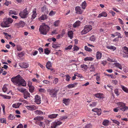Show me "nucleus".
Wrapping results in <instances>:
<instances>
[{
    "label": "nucleus",
    "mask_w": 128,
    "mask_h": 128,
    "mask_svg": "<svg viewBox=\"0 0 128 128\" xmlns=\"http://www.w3.org/2000/svg\"><path fill=\"white\" fill-rule=\"evenodd\" d=\"M11 81L13 83H15L19 86L17 88L18 90L20 92L23 93L25 91L26 89L21 87L22 86H26V82L20 75H18L15 77H13L11 79Z\"/></svg>",
    "instance_id": "f257e3e1"
},
{
    "label": "nucleus",
    "mask_w": 128,
    "mask_h": 128,
    "mask_svg": "<svg viewBox=\"0 0 128 128\" xmlns=\"http://www.w3.org/2000/svg\"><path fill=\"white\" fill-rule=\"evenodd\" d=\"M50 28V27L48 25H46L45 23H43L40 26L39 30L40 34L46 35L49 30Z\"/></svg>",
    "instance_id": "f03ea898"
},
{
    "label": "nucleus",
    "mask_w": 128,
    "mask_h": 128,
    "mask_svg": "<svg viewBox=\"0 0 128 128\" xmlns=\"http://www.w3.org/2000/svg\"><path fill=\"white\" fill-rule=\"evenodd\" d=\"M13 21V20L11 18H8L4 20L3 22L1 24V26L3 27H8L10 26V24H11Z\"/></svg>",
    "instance_id": "7ed1b4c3"
},
{
    "label": "nucleus",
    "mask_w": 128,
    "mask_h": 128,
    "mask_svg": "<svg viewBox=\"0 0 128 128\" xmlns=\"http://www.w3.org/2000/svg\"><path fill=\"white\" fill-rule=\"evenodd\" d=\"M117 105L118 108L122 111L124 112L128 110V107L126 106L122 102H118Z\"/></svg>",
    "instance_id": "20e7f679"
},
{
    "label": "nucleus",
    "mask_w": 128,
    "mask_h": 128,
    "mask_svg": "<svg viewBox=\"0 0 128 128\" xmlns=\"http://www.w3.org/2000/svg\"><path fill=\"white\" fill-rule=\"evenodd\" d=\"M29 12V11L27 10V8H26L23 11H20L19 15L21 18H24L27 17Z\"/></svg>",
    "instance_id": "39448f33"
},
{
    "label": "nucleus",
    "mask_w": 128,
    "mask_h": 128,
    "mask_svg": "<svg viewBox=\"0 0 128 128\" xmlns=\"http://www.w3.org/2000/svg\"><path fill=\"white\" fill-rule=\"evenodd\" d=\"M47 91L49 92V94L52 97H55L57 94L58 90L55 88L53 89L50 88L48 89Z\"/></svg>",
    "instance_id": "423d86ee"
},
{
    "label": "nucleus",
    "mask_w": 128,
    "mask_h": 128,
    "mask_svg": "<svg viewBox=\"0 0 128 128\" xmlns=\"http://www.w3.org/2000/svg\"><path fill=\"white\" fill-rule=\"evenodd\" d=\"M92 26L90 25H86L84 26V29L81 32L82 34H86L92 29Z\"/></svg>",
    "instance_id": "0eeeda50"
},
{
    "label": "nucleus",
    "mask_w": 128,
    "mask_h": 128,
    "mask_svg": "<svg viewBox=\"0 0 128 128\" xmlns=\"http://www.w3.org/2000/svg\"><path fill=\"white\" fill-rule=\"evenodd\" d=\"M44 119V118L42 116H37L36 117L34 118V120L36 121H40ZM35 123L39 125L40 124V122H38L37 121L35 122Z\"/></svg>",
    "instance_id": "6e6552de"
},
{
    "label": "nucleus",
    "mask_w": 128,
    "mask_h": 128,
    "mask_svg": "<svg viewBox=\"0 0 128 128\" xmlns=\"http://www.w3.org/2000/svg\"><path fill=\"white\" fill-rule=\"evenodd\" d=\"M75 10L76 11V13L79 14H81L83 11L82 10L80 7L78 6H76V7Z\"/></svg>",
    "instance_id": "1a4fd4ad"
},
{
    "label": "nucleus",
    "mask_w": 128,
    "mask_h": 128,
    "mask_svg": "<svg viewBox=\"0 0 128 128\" xmlns=\"http://www.w3.org/2000/svg\"><path fill=\"white\" fill-rule=\"evenodd\" d=\"M25 22L22 21H20L18 23H16L15 26L18 28H22L25 25Z\"/></svg>",
    "instance_id": "9d476101"
},
{
    "label": "nucleus",
    "mask_w": 128,
    "mask_h": 128,
    "mask_svg": "<svg viewBox=\"0 0 128 128\" xmlns=\"http://www.w3.org/2000/svg\"><path fill=\"white\" fill-rule=\"evenodd\" d=\"M35 102L38 104H39L41 103V98L38 95H36L34 98Z\"/></svg>",
    "instance_id": "9b49d317"
},
{
    "label": "nucleus",
    "mask_w": 128,
    "mask_h": 128,
    "mask_svg": "<svg viewBox=\"0 0 128 128\" xmlns=\"http://www.w3.org/2000/svg\"><path fill=\"white\" fill-rule=\"evenodd\" d=\"M92 110L93 112H96L98 116L100 115L101 114V110L100 108L98 109L97 108H95L92 109Z\"/></svg>",
    "instance_id": "f8f14e48"
},
{
    "label": "nucleus",
    "mask_w": 128,
    "mask_h": 128,
    "mask_svg": "<svg viewBox=\"0 0 128 128\" xmlns=\"http://www.w3.org/2000/svg\"><path fill=\"white\" fill-rule=\"evenodd\" d=\"M19 66L21 68H26L28 67V64L26 63L22 62L19 64Z\"/></svg>",
    "instance_id": "ddd939ff"
},
{
    "label": "nucleus",
    "mask_w": 128,
    "mask_h": 128,
    "mask_svg": "<svg viewBox=\"0 0 128 128\" xmlns=\"http://www.w3.org/2000/svg\"><path fill=\"white\" fill-rule=\"evenodd\" d=\"M41 11L42 12H44L45 14H47L48 12L47 8L46 6H44L41 8Z\"/></svg>",
    "instance_id": "4468645a"
},
{
    "label": "nucleus",
    "mask_w": 128,
    "mask_h": 128,
    "mask_svg": "<svg viewBox=\"0 0 128 128\" xmlns=\"http://www.w3.org/2000/svg\"><path fill=\"white\" fill-rule=\"evenodd\" d=\"M26 107L28 110H34L36 109V107L34 105L27 106Z\"/></svg>",
    "instance_id": "2eb2a0df"
},
{
    "label": "nucleus",
    "mask_w": 128,
    "mask_h": 128,
    "mask_svg": "<svg viewBox=\"0 0 128 128\" xmlns=\"http://www.w3.org/2000/svg\"><path fill=\"white\" fill-rule=\"evenodd\" d=\"M46 67L48 69L50 70L51 71H52L53 70V68H51L52 65L51 62L49 61L47 62L46 65Z\"/></svg>",
    "instance_id": "dca6fc26"
},
{
    "label": "nucleus",
    "mask_w": 128,
    "mask_h": 128,
    "mask_svg": "<svg viewBox=\"0 0 128 128\" xmlns=\"http://www.w3.org/2000/svg\"><path fill=\"white\" fill-rule=\"evenodd\" d=\"M24 95V98L25 99H26L28 97H30V93L28 91L25 90L23 92Z\"/></svg>",
    "instance_id": "f3484780"
},
{
    "label": "nucleus",
    "mask_w": 128,
    "mask_h": 128,
    "mask_svg": "<svg viewBox=\"0 0 128 128\" xmlns=\"http://www.w3.org/2000/svg\"><path fill=\"white\" fill-rule=\"evenodd\" d=\"M94 96L100 99L102 98H104L103 94L101 93H98L95 94Z\"/></svg>",
    "instance_id": "a211bd4d"
},
{
    "label": "nucleus",
    "mask_w": 128,
    "mask_h": 128,
    "mask_svg": "<svg viewBox=\"0 0 128 128\" xmlns=\"http://www.w3.org/2000/svg\"><path fill=\"white\" fill-rule=\"evenodd\" d=\"M45 14H42V15L41 16L38 18L39 20L40 21L42 20H44L46 19L47 18V16Z\"/></svg>",
    "instance_id": "6ab92c4d"
},
{
    "label": "nucleus",
    "mask_w": 128,
    "mask_h": 128,
    "mask_svg": "<svg viewBox=\"0 0 128 128\" xmlns=\"http://www.w3.org/2000/svg\"><path fill=\"white\" fill-rule=\"evenodd\" d=\"M18 14V11H16L14 10H10L9 12V14L10 16L12 14H14L15 15H17Z\"/></svg>",
    "instance_id": "aec40b11"
},
{
    "label": "nucleus",
    "mask_w": 128,
    "mask_h": 128,
    "mask_svg": "<svg viewBox=\"0 0 128 128\" xmlns=\"http://www.w3.org/2000/svg\"><path fill=\"white\" fill-rule=\"evenodd\" d=\"M96 58L97 60L100 59L102 56V53L99 52H97L96 54Z\"/></svg>",
    "instance_id": "412c9836"
},
{
    "label": "nucleus",
    "mask_w": 128,
    "mask_h": 128,
    "mask_svg": "<svg viewBox=\"0 0 128 128\" xmlns=\"http://www.w3.org/2000/svg\"><path fill=\"white\" fill-rule=\"evenodd\" d=\"M33 14L32 15L31 19L32 20L34 19L36 17L37 14L36 13V9L32 11Z\"/></svg>",
    "instance_id": "4be33fe9"
},
{
    "label": "nucleus",
    "mask_w": 128,
    "mask_h": 128,
    "mask_svg": "<svg viewBox=\"0 0 128 128\" xmlns=\"http://www.w3.org/2000/svg\"><path fill=\"white\" fill-rule=\"evenodd\" d=\"M81 23V22L79 20H78L75 22L73 24V28H75L77 26H79Z\"/></svg>",
    "instance_id": "5701e85b"
},
{
    "label": "nucleus",
    "mask_w": 128,
    "mask_h": 128,
    "mask_svg": "<svg viewBox=\"0 0 128 128\" xmlns=\"http://www.w3.org/2000/svg\"><path fill=\"white\" fill-rule=\"evenodd\" d=\"M22 104L21 103L18 102L17 103L14 104L12 105V107L15 108H19L20 106Z\"/></svg>",
    "instance_id": "b1692460"
},
{
    "label": "nucleus",
    "mask_w": 128,
    "mask_h": 128,
    "mask_svg": "<svg viewBox=\"0 0 128 128\" xmlns=\"http://www.w3.org/2000/svg\"><path fill=\"white\" fill-rule=\"evenodd\" d=\"M107 16V14L106 12H103L101 13L100 14L98 15V18H100L102 16L106 17Z\"/></svg>",
    "instance_id": "393cba45"
},
{
    "label": "nucleus",
    "mask_w": 128,
    "mask_h": 128,
    "mask_svg": "<svg viewBox=\"0 0 128 128\" xmlns=\"http://www.w3.org/2000/svg\"><path fill=\"white\" fill-rule=\"evenodd\" d=\"M87 5V3L86 1H84L81 4V6L82 8L84 10L86 6Z\"/></svg>",
    "instance_id": "a878e982"
},
{
    "label": "nucleus",
    "mask_w": 128,
    "mask_h": 128,
    "mask_svg": "<svg viewBox=\"0 0 128 128\" xmlns=\"http://www.w3.org/2000/svg\"><path fill=\"white\" fill-rule=\"evenodd\" d=\"M63 103L66 105H67L69 104V102L70 101V99L69 98L66 99L64 98L63 100Z\"/></svg>",
    "instance_id": "bb28decb"
},
{
    "label": "nucleus",
    "mask_w": 128,
    "mask_h": 128,
    "mask_svg": "<svg viewBox=\"0 0 128 128\" xmlns=\"http://www.w3.org/2000/svg\"><path fill=\"white\" fill-rule=\"evenodd\" d=\"M73 32L72 30H70L68 31V36L71 39L73 38Z\"/></svg>",
    "instance_id": "cd10ccee"
},
{
    "label": "nucleus",
    "mask_w": 128,
    "mask_h": 128,
    "mask_svg": "<svg viewBox=\"0 0 128 128\" xmlns=\"http://www.w3.org/2000/svg\"><path fill=\"white\" fill-rule=\"evenodd\" d=\"M58 115V114H53L49 115L48 117L50 118H56Z\"/></svg>",
    "instance_id": "c85d7f7f"
},
{
    "label": "nucleus",
    "mask_w": 128,
    "mask_h": 128,
    "mask_svg": "<svg viewBox=\"0 0 128 128\" xmlns=\"http://www.w3.org/2000/svg\"><path fill=\"white\" fill-rule=\"evenodd\" d=\"M77 84V83H74L72 84H69L67 86V87L68 88H71L75 87Z\"/></svg>",
    "instance_id": "c756f323"
},
{
    "label": "nucleus",
    "mask_w": 128,
    "mask_h": 128,
    "mask_svg": "<svg viewBox=\"0 0 128 128\" xmlns=\"http://www.w3.org/2000/svg\"><path fill=\"white\" fill-rule=\"evenodd\" d=\"M114 65L116 67L119 68L120 69H122V67L120 64L117 63H114Z\"/></svg>",
    "instance_id": "7c9ffc66"
},
{
    "label": "nucleus",
    "mask_w": 128,
    "mask_h": 128,
    "mask_svg": "<svg viewBox=\"0 0 128 128\" xmlns=\"http://www.w3.org/2000/svg\"><path fill=\"white\" fill-rule=\"evenodd\" d=\"M107 48L108 49L112 50L113 51H114L116 49L115 46H107Z\"/></svg>",
    "instance_id": "2f4dec72"
},
{
    "label": "nucleus",
    "mask_w": 128,
    "mask_h": 128,
    "mask_svg": "<svg viewBox=\"0 0 128 128\" xmlns=\"http://www.w3.org/2000/svg\"><path fill=\"white\" fill-rule=\"evenodd\" d=\"M121 87L124 92L128 93V89L127 88L122 85L121 86Z\"/></svg>",
    "instance_id": "473e14b6"
},
{
    "label": "nucleus",
    "mask_w": 128,
    "mask_h": 128,
    "mask_svg": "<svg viewBox=\"0 0 128 128\" xmlns=\"http://www.w3.org/2000/svg\"><path fill=\"white\" fill-rule=\"evenodd\" d=\"M114 34L115 36H118V38H122V36H121L120 34L118 32H115Z\"/></svg>",
    "instance_id": "72a5a7b5"
},
{
    "label": "nucleus",
    "mask_w": 128,
    "mask_h": 128,
    "mask_svg": "<svg viewBox=\"0 0 128 128\" xmlns=\"http://www.w3.org/2000/svg\"><path fill=\"white\" fill-rule=\"evenodd\" d=\"M123 49L124 50V52L125 54H128V48L125 46L123 48Z\"/></svg>",
    "instance_id": "f704fd0d"
},
{
    "label": "nucleus",
    "mask_w": 128,
    "mask_h": 128,
    "mask_svg": "<svg viewBox=\"0 0 128 128\" xmlns=\"http://www.w3.org/2000/svg\"><path fill=\"white\" fill-rule=\"evenodd\" d=\"M109 121L107 120H104L102 122L103 125L106 126H107L108 124Z\"/></svg>",
    "instance_id": "c9c22d12"
},
{
    "label": "nucleus",
    "mask_w": 128,
    "mask_h": 128,
    "mask_svg": "<svg viewBox=\"0 0 128 128\" xmlns=\"http://www.w3.org/2000/svg\"><path fill=\"white\" fill-rule=\"evenodd\" d=\"M34 112L36 114L41 115L43 113V112L40 110H37L34 111Z\"/></svg>",
    "instance_id": "e433bc0d"
},
{
    "label": "nucleus",
    "mask_w": 128,
    "mask_h": 128,
    "mask_svg": "<svg viewBox=\"0 0 128 128\" xmlns=\"http://www.w3.org/2000/svg\"><path fill=\"white\" fill-rule=\"evenodd\" d=\"M15 118V116L12 114H10L8 117V119L10 120L14 119Z\"/></svg>",
    "instance_id": "4c0bfd02"
},
{
    "label": "nucleus",
    "mask_w": 128,
    "mask_h": 128,
    "mask_svg": "<svg viewBox=\"0 0 128 128\" xmlns=\"http://www.w3.org/2000/svg\"><path fill=\"white\" fill-rule=\"evenodd\" d=\"M34 87L33 86L29 87V91L31 93H32L34 92Z\"/></svg>",
    "instance_id": "58836bf2"
},
{
    "label": "nucleus",
    "mask_w": 128,
    "mask_h": 128,
    "mask_svg": "<svg viewBox=\"0 0 128 128\" xmlns=\"http://www.w3.org/2000/svg\"><path fill=\"white\" fill-rule=\"evenodd\" d=\"M60 21L59 20H57L54 22V26H58L59 24Z\"/></svg>",
    "instance_id": "ea45409f"
},
{
    "label": "nucleus",
    "mask_w": 128,
    "mask_h": 128,
    "mask_svg": "<svg viewBox=\"0 0 128 128\" xmlns=\"http://www.w3.org/2000/svg\"><path fill=\"white\" fill-rule=\"evenodd\" d=\"M39 126L40 128H44L45 126V125L44 123L42 122H40Z\"/></svg>",
    "instance_id": "a19ab883"
},
{
    "label": "nucleus",
    "mask_w": 128,
    "mask_h": 128,
    "mask_svg": "<svg viewBox=\"0 0 128 128\" xmlns=\"http://www.w3.org/2000/svg\"><path fill=\"white\" fill-rule=\"evenodd\" d=\"M16 47L17 50L18 51H21L22 50V47L20 45H17Z\"/></svg>",
    "instance_id": "79ce46f5"
},
{
    "label": "nucleus",
    "mask_w": 128,
    "mask_h": 128,
    "mask_svg": "<svg viewBox=\"0 0 128 128\" xmlns=\"http://www.w3.org/2000/svg\"><path fill=\"white\" fill-rule=\"evenodd\" d=\"M84 70H86L88 68V66L86 65L83 64L80 66Z\"/></svg>",
    "instance_id": "37998d69"
},
{
    "label": "nucleus",
    "mask_w": 128,
    "mask_h": 128,
    "mask_svg": "<svg viewBox=\"0 0 128 128\" xmlns=\"http://www.w3.org/2000/svg\"><path fill=\"white\" fill-rule=\"evenodd\" d=\"M93 59V58H92L91 57H87L85 58L84 59V61H92Z\"/></svg>",
    "instance_id": "c03bdc74"
},
{
    "label": "nucleus",
    "mask_w": 128,
    "mask_h": 128,
    "mask_svg": "<svg viewBox=\"0 0 128 128\" xmlns=\"http://www.w3.org/2000/svg\"><path fill=\"white\" fill-rule=\"evenodd\" d=\"M56 123V122H52L51 124V128H56V126H57Z\"/></svg>",
    "instance_id": "a18cd8bd"
},
{
    "label": "nucleus",
    "mask_w": 128,
    "mask_h": 128,
    "mask_svg": "<svg viewBox=\"0 0 128 128\" xmlns=\"http://www.w3.org/2000/svg\"><path fill=\"white\" fill-rule=\"evenodd\" d=\"M44 52L46 54L48 55L50 53V51L48 50V48H46L44 49Z\"/></svg>",
    "instance_id": "49530a36"
},
{
    "label": "nucleus",
    "mask_w": 128,
    "mask_h": 128,
    "mask_svg": "<svg viewBox=\"0 0 128 128\" xmlns=\"http://www.w3.org/2000/svg\"><path fill=\"white\" fill-rule=\"evenodd\" d=\"M84 49L85 50L89 52H91L92 51V50L91 48H88L86 46H85Z\"/></svg>",
    "instance_id": "de8ad7c7"
},
{
    "label": "nucleus",
    "mask_w": 128,
    "mask_h": 128,
    "mask_svg": "<svg viewBox=\"0 0 128 128\" xmlns=\"http://www.w3.org/2000/svg\"><path fill=\"white\" fill-rule=\"evenodd\" d=\"M92 126L90 124H86L84 128H91Z\"/></svg>",
    "instance_id": "09e8293b"
},
{
    "label": "nucleus",
    "mask_w": 128,
    "mask_h": 128,
    "mask_svg": "<svg viewBox=\"0 0 128 128\" xmlns=\"http://www.w3.org/2000/svg\"><path fill=\"white\" fill-rule=\"evenodd\" d=\"M2 89L3 92H6V91L8 90L6 86L4 85L2 88Z\"/></svg>",
    "instance_id": "8fccbe9b"
},
{
    "label": "nucleus",
    "mask_w": 128,
    "mask_h": 128,
    "mask_svg": "<svg viewBox=\"0 0 128 128\" xmlns=\"http://www.w3.org/2000/svg\"><path fill=\"white\" fill-rule=\"evenodd\" d=\"M65 76L66 78V80L68 82L69 81L70 78V76L69 75H65Z\"/></svg>",
    "instance_id": "3c124183"
},
{
    "label": "nucleus",
    "mask_w": 128,
    "mask_h": 128,
    "mask_svg": "<svg viewBox=\"0 0 128 128\" xmlns=\"http://www.w3.org/2000/svg\"><path fill=\"white\" fill-rule=\"evenodd\" d=\"M68 117L67 116H62L60 118V120H63L66 119Z\"/></svg>",
    "instance_id": "603ef678"
},
{
    "label": "nucleus",
    "mask_w": 128,
    "mask_h": 128,
    "mask_svg": "<svg viewBox=\"0 0 128 128\" xmlns=\"http://www.w3.org/2000/svg\"><path fill=\"white\" fill-rule=\"evenodd\" d=\"M0 121L1 123H5V124H6V121L5 118H1L0 119Z\"/></svg>",
    "instance_id": "864d4df0"
},
{
    "label": "nucleus",
    "mask_w": 128,
    "mask_h": 128,
    "mask_svg": "<svg viewBox=\"0 0 128 128\" xmlns=\"http://www.w3.org/2000/svg\"><path fill=\"white\" fill-rule=\"evenodd\" d=\"M24 55V54L23 52H22L18 54V56L19 58H21Z\"/></svg>",
    "instance_id": "5fc2aeb1"
},
{
    "label": "nucleus",
    "mask_w": 128,
    "mask_h": 128,
    "mask_svg": "<svg viewBox=\"0 0 128 128\" xmlns=\"http://www.w3.org/2000/svg\"><path fill=\"white\" fill-rule=\"evenodd\" d=\"M90 72H94L95 70V68L94 66H92L90 67Z\"/></svg>",
    "instance_id": "6e6d98bb"
},
{
    "label": "nucleus",
    "mask_w": 128,
    "mask_h": 128,
    "mask_svg": "<svg viewBox=\"0 0 128 128\" xmlns=\"http://www.w3.org/2000/svg\"><path fill=\"white\" fill-rule=\"evenodd\" d=\"M3 34L5 36H8L9 37V39H11L12 38L11 35L10 34H9L7 33L4 32Z\"/></svg>",
    "instance_id": "4d7b16f0"
},
{
    "label": "nucleus",
    "mask_w": 128,
    "mask_h": 128,
    "mask_svg": "<svg viewBox=\"0 0 128 128\" xmlns=\"http://www.w3.org/2000/svg\"><path fill=\"white\" fill-rule=\"evenodd\" d=\"M56 122V124L57 126L60 125L62 123V122L60 121L56 120L54 122Z\"/></svg>",
    "instance_id": "13d9d810"
},
{
    "label": "nucleus",
    "mask_w": 128,
    "mask_h": 128,
    "mask_svg": "<svg viewBox=\"0 0 128 128\" xmlns=\"http://www.w3.org/2000/svg\"><path fill=\"white\" fill-rule=\"evenodd\" d=\"M90 40L91 41H94L95 40V38L94 36H92L90 37Z\"/></svg>",
    "instance_id": "bf43d9fd"
},
{
    "label": "nucleus",
    "mask_w": 128,
    "mask_h": 128,
    "mask_svg": "<svg viewBox=\"0 0 128 128\" xmlns=\"http://www.w3.org/2000/svg\"><path fill=\"white\" fill-rule=\"evenodd\" d=\"M97 104V102H94L92 104H90V106L94 107L96 106Z\"/></svg>",
    "instance_id": "052dcab7"
},
{
    "label": "nucleus",
    "mask_w": 128,
    "mask_h": 128,
    "mask_svg": "<svg viewBox=\"0 0 128 128\" xmlns=\"http://www.w3.org/2000/svg\"><path fill=\"white\" fill-rule=\"evenodd\" d=\"M58 78H56L53 81V83H54L55 84H57L58 82Z\"/></svg>",
    "instance_id": "680f3d73"
},
{
    "label": "nucleus",
    "mask_w": 128,
    "mask_h": 128,
    "mask_svg": "<svg viewBox=\"0 0 128 128\" xmlns=\"http://www.w3.org/2000/svg\"><path fill=\"white\" fill-rule=\"evenodd\" d=\"M106 76H110L111 78H115L114 77L113 74H105Z\"/></svg>",
    "instance_id": "e2e57ef3"
},
{
    "label": "nucleus",
    "mask_w": 128,
    "mask_h": 128,
    "mask_svg": "<svg viewBox=\"0 0 128 128\" xmlns=\"http://www.w3.org/2000/svg\"><path fill=\"white\" fill-rule=\"evenodd\" d=\"M38 50L40 54H42V53L44 51L43 48L41 47L39 48H38Z\"/></svg>",
    "instance_id": "0e129e2a"
},
{
    "label": "nucleus",
    "mask_w": 128,
    "mask_h": 128,
    "mask_svg": "<svg viewBox=\"0 0 128 128\" xmlns=\"http://www.w3.org/2000/svg\"><path fill=\"white\" fill-rule=\"evenodd\" d=\"M114 92L115 94L117 96H118L119 95L118 92V89L116 88L114 90Z\"/></svg>",
    "instance_id": "69168bd1"
},
{
    "label": "nucleus",
    "mask_w": 128,
    "mask_h": 128,
    "mask_svg": "<svg viewBox=\"0 0 128 128\" xmlns=\"http://www.w3.org/2000/svg\"><path fill=\"white\" fill-rule=\"evenodd\" d=\"M72 47V46L71 45H70L68 46L67 47L65 48V50H67L68 49L70 50L71 49V48Z\"/></svg>",
    "instance_id": "338daca9"
},
{
    "label": "nucleus",
    "mask_w": 128,
    "mask_h": 128,
    "mask_svg": "<svg viewBox=\"0 0 128 128\" xmlns=\"http://www.w3.org/2000/svg\"><path fill=\"white\" fill-rule=\"evenodd\" d=\"M75 76H77L78 77H80V78H81L82 77V76L81 74H79L77 73H76L75 74Z\"/></svg>",
    "instance_id": "774afa93"
}]
</instances>
